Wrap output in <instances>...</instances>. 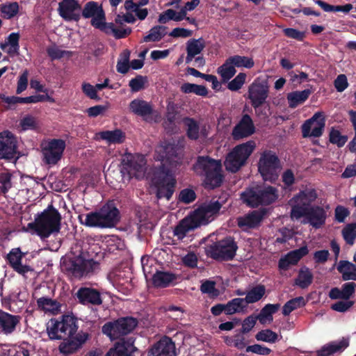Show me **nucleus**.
Instances as JSON below:
<instances>
[{"label":"nucleus","mask_w":356,"mask_h":356,"mask_svg":"<svg viewBox=\"0 0 356 356\" xmlns=\"http://www.w3.org/2000/svg\"><path fill=\"white\" fill-rule=\"evenodd\" d=\"M193 170L203 177L205 188L215 189L221 186L224 180L220 160H216L209 156H199L193 165Z\"/></svg>","instance_id":"obj_1"},{"label":"nucleus","mask_w":356,"mask_h":356,"mask_svg":"<svg viewBox=\"0 0 356 356\" xmlns=\"http://www.w3.org/2000/svg\"><path fill=\"white\" fill-rule=\"evenodd\" d=\"M62 217L58 211L49 204L46 209L38 213L27 228L34 231L41 238H47L54 233L60 232Z\"/></svg>","instance_id":"obj_2"},{"label":"nucleus","mask_w":356,"mask_h":356,"mask_svg":"<svg viewBox=\"0 0 356 356\" xmlns=\"http://www.w3.org/2000/svg\"><path fill=\"white\" fill-rule=\"evenodd\" d=\"M174 167L161 163L153 171L152 181L156 188L158 199L165 198L170 200L175 192L177 180L172 171Z\"/></svg>","instance_id":"obj_3"},{"label":"nucleus","mask_w":356,"mask_h":356,"mask_svg":"<svg viewBox=\"0 0 356 356\" xmlns=\"http://www.w3.org/2000/svg\"><path fill=\"white\" fill-rule=\"evenodd\" d=\"M277 198V190L271 186L248 188L241 194L242 201L251 208L270 205Z\"/></svg>","instance_id":"obj_4"},{"label":"nucleus","mask_w":356,"mask_h":356,"mask_svg":"<svg viewBox=\"0 0 356 356\" xmlns=\"http://www.w3.org/2000/svg\"><path fill=\"white\" fill-rule=\"evenodd\" d=\"M256 148V143L250 140L235 146L226 156L224 165L227 171L235 173L244 166Z\"/></svg>","instance_id":"obj_5"},{"label":"nucleus","mask_w":356,"mask_h":356,"mask_svg":"<svg viewBox=\"0 0 356 356\" xmlns=\"http://www.w3.org/2000/svg\"><path fill=\"white\" fill-rule=\"evenodd\" d=\"M238 245L234 238L227 236L205 248L206 255L218 261H232L236 253Z\"/></svg>","instance_id":"obj_6"},{"label":"nucleus","mask_w":356,"mask_h":356,"mask_svg":"<svg viewBox=\"0 0 356 356\" xmlns=\"http://www.w3.org/2000/svg\"><path fill=\"white\" fill-rule=\"evenodd\" d=\"M291 216L296 219L306 218L308 222L316 229L325 223L327 218L325 210L318 205L307 207L305 204H296L291 208Z\"/></svg>","instance_id":"obj_7"},{"label":"nucleus","mask_w":356,"mask_h":356,"mask_svg":"<svg viewBox=\"0 0 356 356\" xmlns=\"http://www.w3.org/2000/svg\"><path fill=\"white\" fill-rule=\"evenodd\" d=\"M280 168V160L275 152L265 150L261 153L258 162V171L264 180H276L278 177L277 172Z\"/></svg>","instance_id":"obj_8"},{"label":"nucleus","mask_w":356,"mask_h":356,"mask_svg":"<svg viewBox=\"0 0 356 356\" xmlns=\"http://www.w3.org/2000/svg\"><path fill=\"white\" fill-rule=\"evenodd\" d=\"M155 159L171 167H177L182 162L183 149L175 143L164 141L157 147Z\"/></svg>","instance_id":"obj_9"},{"label":"nucleus","mask_w":356,"mask_h":356,"mask_svg":"<svg viewBox=\"0 0 356 356\" xmlns=\"http://www.w3.org/2000/svg\"><path fill=\"white\" fill-rule=\"evenodd\" d=\"M138 325V321L133 317L120 318L114 321L106 323L102 331L111 339H118L132 332Z\"/></svg>","instance_id":"obj_10"},{"label":"nucleus","mask_w":356,"mask_h":356,"mask_svg":"<svg viewBox=\"0 0 356 356\" xmlns=\"http://www.w3.org/2000/svg\"><path fill=\"white\" fill-rule=\"evenodd\" d=\"M146 160L143 155L126 154L122 160V170L129 177L140 179L145 171Z\"/></svg>","instance_id":"obj_11"},{"label":"nucleus","mask_w":356,"mask_h":356,"mask_svg":"<svg viewBox=\"0 0 356 356\" xmlns=\"http://www.w3.org/2000/svg\"><path fill=\"white\" fill-rule=\"evenodd\" d=\"M66 143L63 139H49L42 145L43 161L48 165H56L62 158Z\"/></svg>","instance_id":"obj_12"},{"label":"nucleus","mask_w":356,"mask_h":356,"mask_svg":"<svg viewBox=\"0 0 356 356\" xmlns=\"http://www.w3.org/2000/svg\"><path fill=\"white\" fill-rule=\"evenodd\" d=\"M325 127V118L323 112H316L302 124V136L304 138H319L323 135Z\"/></svg>","instance_id":"obj_13"},{"label":"nucleus","mask_w":356,"mask_h":356,"mask_svg":"<svg viewBox=\"0 0 356 356\" xmlns=\"http://www.w3.org/2000/svg\"><path fill=\"white\" fill-rule=\"evenodd\" d=\"M89 337L88 332L80 331L76 334L62 339L63 341L58 346V350L64 356L74 354L82 348Z\"/></svg>","instance_id":"obj_14"},{"label":"nucleus","mask_w":356,"mask_h":356,"mask_svg":"<svg viewBox=\"0 0 356 356\" xmlns=\"http://www.w3.org/2000/svg\"><path fill=\"white\" fill-rule=\"evenodd\" d=\"M17 141L14 134L9 131L0 133V159L17 160Z\"/></svg>","instance_id":"obj_15"},{"label":"nucleus","mask_w":356,"mask_h":356,"mask_svg":"<svg viewBox=\"0 0 356 356\" xmlns=\"http://www.w3.org/2000/svg\"><path fill=\"white\" fill-rule=\"evenodd\" d=\"M269 87L266 82L254 80L248 87V99L252 106L257 109L266 102L268 97Z\"/></svg>","instance_id":"obj_16"},{"label":"nucleus","mask_w":356,"mask_h":356,"mask_svg":"<svg viewBox=\"0 0 356 356\" xmlns=\"http://www.w3.org/2000/svg\"><path fill=\"white\" fill-rule=\"evenodd\" d=\"M81 5L79 0H62L58 3L60 16L67 21L79 22L81 19Z\"/></svg>","instance_id":"obj_17"},{"label":"nucleus","mask_w":356,"mask_h":356,"mask_svg":"<svg viewBox=\"0 0 356 356\" xmlns=\"http://www.w3.org/2000/svg\"><path fill=\"white\" fill-rule=\"evenodd\" d=\"M98 211L104 228L115 227L120 220V211L115 200H109Z\"/></svg>","instance_id":"obj_18"},{"label":"nucleus","mask_w":356,"mask_h":356,"mask_svg":"<svg viewBox=\"0 0 356 356\" xmlns=\"http://www.w3.org/2000/svg\"><path fill=\"white\" fill-rule=\"evenodd\" d=\"M98 267L99 263L94 259H86L82 257H78L72 261L69 270L75 276L82 277L95 272Z\"/></svg>","instance_id":"obj_19"},{"label":"nucleus","mask_w":356,"mask_h":356,"mask_svg":"<svg viewBox=\"0 0 356 356\" xmlns=\"http://www.w3.org/2000/svg\"><path fill=\"white\" fill-rule=\"evenodd\" d=\"M254 131L255 127L251 117L245 114L233 128L232 136L235 140H238L250 136Z\"/></svg>","instance_id":"obj_20"},{"label":"nucleus","mask_w":356,"mask_h":356,"mask_svg":"<svg viewBox=\"0 0 356 356\" xmlns=\"http://www.w3.org/2000/svg\"><path fill=\"white\" fill-rule=\"evenodd\" d=\"M19 248H13L7 254V262L14 271L25 277L28 272L33 271V268L28 265H23L22 260L24 256Z\"/></svg>","instance_id":"obj_21"},{"label":"nucleus","mask_w":356,"mask_h":356,"mask_svg":"<svg viewBox=\"0 0 356 356\" xmlns=\"http://www.w3.org/2000/svg\"><path fill=\"white\" fill-rule=\"evenodd\" d=\"M75 298L83 305H100L102 304L101 294L97 289L91 287H81L75 293Z\"/></svg>","instance_id":"obj_22"},{"label":"nucleus","mask_w":356,"mask_h":356,"mask_svg":"<svg viewBox=\"0 0 356 356\" xmlns=\"http://www.w3.org/2000/svg\"><path fill=\"white\" fill-rule=\"evenodd\" d=\"M148 356H176L175 345L168 337H164L152 347Z\"/></svg>","instance_id":"obj_23"},{"label":"nucleus","mask_w":356,"mask_h":356,"mask_svg":"<svg viewBox=\"0 0 356 356\" xmlns=\"http://www.w3.org/2000/svg\"><path fill=\"white\" fill-rule=\"evenodd\" d=\"M266 214L267 209L264 208L250 211L244 216L239 217L237 219L238 226L241 228H256L259 226Z\"/></svg>","instance_id":"obj_24"},{"label":"nucleus","mask_w":356,"mask_h":356,"mask_svg":"<svg viewBox=\"0 0 356 356\" xmlns=\"http://www.w3.org/2000/svg\"><path fill=\"white\" fill-rule=\"evenodd\" d=\"M22 317L0 309V334L9 335L13 333L20 323Z\"/></svg>","instance_id":"obj_25"},{"label":"nucleus","mask_w":356,"mask_h":356,"mask_svg":"<svg viewBox=\"0 0 356 356\" xmlns=\"http://www.w3.org/2000/svg\"><path fill=\"white\" fill-rule=\"evenodd\" d=\"M200 225H202L199 222V219L196 218L194 213L191 214L182 219L175 227L174 235L178 239L182 240L188 232L194 230Z\"/></svg>","instance_id":"obj_26"},{"label":"nucleus","mask_w":356,"mask_h":356,"mask_svg":"<svg viewBox=\"0 0 356 356\" xmlns=\"http://www.w3.org/2000/svg\"><path fill=\"white\" fill-rule=\"evenodd\" d=\"M129 109L133 113L143 117L147 122L149 121V117L156 113L150 102L138 98L130 102Z\"/></svg>","instance_id":"obj_27"},{"label":"nucleus","mask_w":356,"mask_h":356,"mask_svg":"<svg viewBox=\"0 0 356 356\" xmlns=\"http://www.w3.org/2000/svg\"><path fill=\"white\" fill-rule=\"evenodd\" d=\"M183 122L186 127V136L190 140H197L200 136L204 138L207 136L206 125L200 127L194 118L186 117L183 119Z\"/></svg>","instance_id":"obj_28"},{"label":"nucleus","mask_w":356,"mask_h":356,"mask_svg":"<svg viewBox=\"0 0 356 356\" xmlns=\"http://www.w3.org/2000/svg\"><path fill=\"white\" fill-rule=\"evenodd\" d=\"M220 209L221 204L218 202H216L213 198L209 202L204 204L200 208L195 210L193 213L196 218L199 219V222L201 225H202L207 222L206 220L207 217L218 214Z\"/></svg>","instance_id":"obj_29"},{"label":"nucleus","mask_w":356,"mask_h":356,"mask_svg":"<svg viewBox=\"0 0 356 356\" xmlns=\"http://www.w3.org/2000/svg\"><path fill=\"white\" fill-rule=\"evenodd\" d=\"M349 345L347 339H341L339 341H332L323 346L316 351L317 356H330L337 353L343 351Z\"/></svg>","instance_id":"obj_30"},{"label":"nucleus","mask_w":356,"mask_h":356,"mask_svg":"<svg viewBox=\"0 0 356 356\" xmlns=\"http://www.w3.org/2000/svg\"><path fill=\"white\" fill-rule=\"evenodd\" d=\"M47 333L50 340H61L67 334L58 318H51L47 324Z\"/></svg>","instance_id":"obj_31"},{"label":"nucleus","mask_w":356,"mask_h":356,"mask_svg":"<svg viewBox=\"0 0 356 356\" xmlns=\"http://www.w3.org/2000/svg\"><path fill=\"white\" fill-rule=\"evenodd\" d=\"M177 279L175 273L158 270L152 277V283L157 288H165L171 285Z\"/></svg>","instance_id":"obj_32"},{"label":"nucleus","mask_w":356,"mask_h":356,"mask_svg":"<svg viewBox=\"0 0 356 356\" xmlns=\"http://www.w3.org/2000/svg\"><path fill=\"white\" fill-rule=\"evenodd\" d=\"M311 94L312 90L310 89H305L302 91L296 90L288 93L286 99L288 101L289 107L296 108L299 105L305 103Z\"/></svg>","instance_id":"obj_33"},{"label":"nucleus","mask_w":356,"mask_h":356,"mask_svg":"<svg viewBox=\"0 0 356 356\" xmlns=\"http://www.w3.org/2000/svg\"><path fill=\"white\" fill-rule=\"evenodd\" d=\"M67 337L76 334L79 325L77 318L72 314H63L58 317Z\"/></svg>","instance_id":"obj_34"},{"label":"nucleus","mask_w":356,"mask_h":356,"mask_svg":"<svg viewBox=\"0 0 356 356\" xmlns=\"http://www.w3.org/2000/svg\"><path fill=\"white\" fill-rule=\"evenodd\" d=\"M38 307L44 312L57 314L60 312L62 305L56 300L49 297H41L37 300Z\"/></svg>","instance_id":"obj_35"},{"label":"nucleus","mask_w":356,"mask_h":356,"mask_svg":"<svg viewBox=\"0 0 356 356\" xmlns=\"http://www.w3.org/2000/svg\"><path fill=\"white\" fill-rule=\"evenodd\" d=\"M337 270L341 274L343 280H356V265L354 264L341 260L339 262Z\"/></svg>","instance_id":"obj_36"},{"label":"nucleus","mask_w":356,"mask_h":356,"mask_svg":"<svg viewBox=\"0 0 356 356\" xmlns=\"http://www.w3.org/2000/svg\"><path fill=\"white\" fill-rule=\"evenodd\" d=\"M99 138L109 144H121L125 139L124 133L119 129L113 131H103L98 133Z\"/></svg>","instance_id":"obj_37"},{"label":"nucleus","mask_w":356,"mask_h":356,"mask_svg":"<svg viewBox=\"0 0 356 356\" xmlns=\"http://www.w3.org/2000/svg\"><path fill=\"white\" fill-rule=\"evenodd\" d=\"M314 276L310 269L306 266L301 268L298 271V277L294 284L300 289H307L313 282Z\"/></svg>","instance_id":"obj_38"},{"label":"nucleus","mask_w":356,"mask_h":356,"mask_svg":"<svg viewBox=\"0 0 356 356\" xmlns=\"http://www.w3.org/2000/svg\"><path fill=\"white\" fill-rule=\"evenodd\" d=\"M79 218L81 223L87 227L104 228L98 211H92L86 214L84 221L83 220L81 216H79Z\"/></svg>","instance_id":"obj_39"},{"label":"nucleus","mask_w":356,"mask_h":356,"mask_svg":"<svg viewBox=\"0 0 356 356\" xmlns=\"http://www.w3.org/2000/svg\"><path fill=\"white\" fill-rule=\"evenodd\" d=\"M265 286L263 284H258L247 292L244 300L247 305L254 303L260 300L265 295Z\"/></svg>","instance_id":"obj_40"},{"label":"nucleus","mask_w":356,"mask_h":356,"mask_svg":"<svg viewBox=\"0 0 356 356\" xmlns=\"http://www.w3.org/2000/svg\"><path fill=\"white\" fill-rule=\"evenodd\" d=\"M227 315H232L236 313L243 312L248 307V305L241 298H235L227 302Z\"/></svg>","instance_id":"obj_41"},{"label":"nucleus","mask_w":356,"mask_h":356,"mask_svg":"<svg viewBox=\"0 0 356 356\" xmlns=\"http://www.w3.org/2000/svg\"><path fill=\"white\" fill-rule=\"evenodd\" d=\"M167 27L164 26H154L149 30V33L145 35L143 42H159L166 35Z\"/></svg>","instance_id":"obj_42"},{"label":"nucleus","mask_w":356,"mask_h":356,"mask_svg":"<svg viewBox=\"0 0 356 356\" xmlns=\"http://www.w3.org/2000/svg\"><path fill=\"white\" fill-rule=\"evenodd\" d=\"M180 90L185 94L193 93L199 96L206 97L208 95V90L204 86L191 83H184Z\"/></svg>","instance_id":"obj_43"},{"label":"nucleus","mask_w":356,"mask_h":356,"mask_svg":"<svg viewBox=\"0 0 356 356\" xmlns=\"http://www.w3.org/2000/svg\"><path fill=\"white\" fill-rule=\"evenodd\" d=\"M305 305L306 302L302 296L292 298L284 305L282 314L284 316H288L295 309L304 307Z\"/></svg>","instance_id":"obj_44"},{"label":"nucleus","mask_w":356,"mask_h":356,"mask_svg":"<svg viewBox=\"0 0 356 356\" xmlns=\"http://www.w3.org/2000/svg\"><path fill=\"white\" fill-rule=\"evenodd\" d=\"M314 2L325 12H343L346 13L353 9V5L350 3L343 6H333L321 0H314Z\"/></svg>","instance_id":"obj_45"},{"label":"nucleus","mask_w":356,"mask_h":356,"mask_svg":"<svg viewBox=\"0 0 356 356\" xmlns=\"http://www.w3.org/2000/svg\"><path fill=\"white\" fill-rule=\"evenodd\" d=\"M317 196L315 189H309L300 191L295 198L297 201L300 202V203H298L297 204H305L307 207H311V204L316 200Z\"/></svg>","instance_id":"obj_46"},{"label":"nucleus","mask_w":356,"mask_h":356,"mask_svg":"<svg viewBox=\"0 0 356 356\" xmlns=\"http://www.w3.org/2000/svg\"><path fill=\"white\" fill-rule=\"evenodd\" d=\"M230 63L233 64L235 67H245L251 69L254 65V61L252 58L244 56L234 55L229 57Z\"/></svg>","instance_id":"obj_47"},{"label":"nucleus","mask_w":356,"mask_h":356,"mask_svg":"<svg viewBox=\"0 0 356 356\" xmlns=\"http://www.w3.org/2000/svg\"><path fill=\"white\" fill-rule=\"evenodd\" d=\"M106 21V15L104 9H101L99 10L95 16H93L91 18V25L95 29H99L100 31L104 32L105 33H108V28L109 23H107Z\"/></svg>","instance_id":"obj_48"},{"label":"nucleus","mask_w":356,"mask_h":356,"mask_svg":"<svg viewBox=\"0 0 356 356\" xmlns=\"http://www.w3.org/2000/svg\"><path fill=\"white\" fill-rule=\"evenodd\" d=\"M101 9H103V8L97 2L93 1H88L84 5L83 8H81L80 11L81 17L84 19L92 18Z\"/></svg>","instance_id":"obj_49"},{"label":"nucleus","mask_w":356,"mask_h":356,"mask_svg":"<svg viewBox=\"0 0 356 356\" xmlns=\"http://www.w3.org/2000/svg\"><path fill=\"white\" fill-rule=\"evenodd\" d=\"M217 71L218 73L222 77L223 81H229L235 75L236 72L235 66L233 64L230 63L229 58H227L225 62L218 68Z\"/></svg>","instance_id":"obj_50"},{"label":"nucleus","mask_w":356,"mask_h":356,"mask_svg":"<svg viewBox=\"0 0 356 356\" xmlns=\"http://www.w3.org/2000/svg\"><path fill=\"white\" fill-rule=\"evenodd\" d=\"M280 304H267L261 310L258 316H256L260 323H263L264 319L273 320V314L280 309Z\"/></svg>","instance_id":"obj_51"},{"label":"nucleus","mask_w":356,"mask_h":356,"mask_svg":"<svg viewBox=\"0 0 356 356\" xmlns=\"http://www.w3.org/2000/svg\"><path fill=\"white\" fill-rule=\"evenodd\" d=\"M205 47V42L203 38L191 39L186 43V51L194 56L200 54Z\"/></svg>","instance_id":"obj_52"},{"label":"nucleus","mask_w":356,"mask_h":356,"mask_svg":"<svg viewBox=\"0 0 356 356\" xmlns=\"http://www.w3.org/2000/svg\"><path fill=\"white\" fill-rule=\"evenodd\" d=\"M129 346L123 343H116L113 348H111L105 356H131Z\"/></svg>","instance_id":"obj_53"},{"label":"nucleus","mask_w":356,"mask_h":356,"mask_svg":"<svg viewBox=\"0 0 356 356\" xmlns=\"http://www.w3.org/2000/svg\"><path fill=\"white\" fill-rule=\"evenodd\" d=\"M0 11L6 19H11L19 12V5L17 2L3 3L0 5Z\"/></svg>","instance_id":"obj_54"},{"label":"nucleus","mask_w":356,"mask_h":356,"mask_svg":"<svg viewBox=\"0 0 356 356\" xmlns=\"http://www.w3.org/2000/svg\"><path fill=\"white\" fill-rule=\"evenodd\" d=\"M255 339L259 341L273 343L278 340V335L273 330L266 329L258 332L255 335Z\"/></svg>","instance_id":"obj_55"},{"label":"nucleus","mask_w":356,"mask_h":356,"mask_svg":"<svg viewBox=\"0 0 356 356\" xmlns=\"http://www.w3.org/2000/svg\"><path fill=\"white\" fill-rule=\"evenodd\" d=\"M309 250L307 246L304 245L298 249L290 251L286 256L292 263V265H296L303 257L306 256Z\"/></svg>","instance_id":"obj_56"},{"label":"nucleus","mask_w":356,"mask_h":356,"mask_svg":"<svg viewBox=\"0 0 356 356\" xmlns=\"http://www.w3.org/2000/svg\"><path fill=\"white\" fill-rule=\"evenodd\" d=\"M329 140L332 144L337 145L338 147H342L347 142L348 137L341 135L339 130L332 127L330 131Z\"/></svg>","instance_id":"obj_57"},{"label":"nucleus","mask_w":356,"mask_h":356,"mask_svg":"<svg viewBox=\"0 0 356 356\" xmlns=\"http://www.w3.org/2000/svg\"><path fill=\"white\" fill-rule=\"evenodd\" d=\"M148 83V78L146 76L137 75L129 81V86L132 92H138L144 89L145 84Z\"/></svg>","instance_id":"obj_58"},{"label":"nucleus","mask_w":356,"mask_h":356,"mask_svg":"<svg viewBox=\"0 0 356 356\" xmlns=\"http://www.w3.org/2000/svg\"><path fill=\"white\" fill-rule=\"evenodd\" d=\"M342 236L346 243L348 245H353L356 238V227L353 223L348 224L342 229Z\"/></svg>","instance_id":"obj_59"},{"label":"nucleus","mask_w":356,"mask_h":356,"mask_svg":"<svg viewBox=\"0 0 356 356\" xmlns=\"http://www.w3.org/2000/svg\"><path fill=\"white\" fill-rule=\"evenodd\" d=\"M108 33H113V36L116 39L125 38L131 33V29L127 27L126 29H118L115 26L114 24L111 22L109 23L108 28L107 29Z\"/></svg>","instance_id":"obj_60"},{"label":"nucleus","mask_w":356,"mask_h":356,"mask_svg":"<svg viewBox=\"0 0 356 356\" xmlns=\"http://www.w3.org/2000/svg\"><path fill=\"white\" fill-rule=\"evenodd\" d=\"M12 174L7 172L0 173V191L3 195H6L12 188Z\"/></svg>","instance_id":"obj_61"},{"label":"nucleus","mask_w":356,"mask_h":356,"mask_svg":"<svg viewBox=\"0 0 356 356\" xmlns=\"http://www.w3.org/2000/svg\"><path fill=\"white\" fill-rule=\"evenodd\" d=\"M246 74L240 72L234 79L227 84V88L231 91H238L240 90L245 82Z\"/></svg>","instance_id":"obj_62"},{"label":"nucleus","mask_w":356,"mask_h":356,"mask_svg":"<svg viewBox=\"0 0 356 356\" xmlns=\"http://www.w3.org/2000/svg\"><path fill=\"white\" fill-rule=\"evenodd\" d=\"M257 319V317L254 315H250L246 317L243 321L242 327L240 330V334H245L250 332L255 326Z\"/></svg>","instance_id":"obj_63"},{"label":"nucleus","mask_w":356,"mask_h":356,"mask_svg":"<svg viewBox=\"0 0 356 356\" xmlns=\"http://www.w3.org/2000/svg\"><path fill=\"white\" fill-rule=\"evenodd\" d=\"M196 194L193 189L184 188L179 195V200L185 204H190L196 199Z\"/></svg>","instance_id":"obj_64"}]
</instances>
